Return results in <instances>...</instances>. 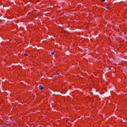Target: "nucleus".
I'll list each match as a JSON object with an SVG mask.
<instances>
[{"label":"nucleus","instance_id":"f257e3e1","mask_svg":"<svg viewBox=\"0 0 127 127\" xmlns=\"http://www.w3.org/2000/svg\"><path fill=\"white\" fill-rule=\"evenodd\" d=\"M39 89L40 90H43L44 88H43V87L41 85H39Z\"/></svg>","mask_w":127,"mask_h":127},{"label":"nucleus","instance_id":"f03ea898","mask_svg":"<svg viewBox=\"0 0 127 127\" xmlns=\"http://www.w3.org/2000/svg\"><path fill=\"white\" fill-rule=\"evenodd\" d=\"M107 9H110V8H111V7L110 6H108L107 7Z\"/></svg>","mask_w":127,"mask_h":127},{"label":"nucleus","instance_id":"7ed1b4c3","mask_svg":"<svg viewBox=\"0 0 127 127\" xmlns=\"http://www.w3.org/2000/svg\"><path fill=\"white\" fill-rule=\"evenodd\" d=\"M54 53H55L54 52L51 53L52 55H54Z\"/></svg>","mask_w":127,"mask_h":127},{"label":"nucleus","instance_id":"20e7f679","mask_svg":"<svg viewBox=\"0 0 127 127\" xmlns=\"http://www.w3.org/2000/svg\"><path fill=\"white\" fill-rule=\"evenodd\" d=\"M101 1L104 2V1H106V0H101Z\"/></svg>","mask_w":127,"mask_h":127}]
</instances>
